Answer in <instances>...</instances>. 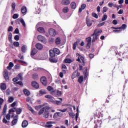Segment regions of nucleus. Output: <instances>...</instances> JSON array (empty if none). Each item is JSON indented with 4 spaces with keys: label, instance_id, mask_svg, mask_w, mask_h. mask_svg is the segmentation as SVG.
Instances as JSON below:
<instances>
[{
    "label": "nucleus",
    "instance_id": "obj_59",
    "mask_svg": "<svg viewBox=\"0 0 128 128\" xmlns=\"http://www.w3.org/2000/svg\"><path fill=\"white\" fill-rule=\"evenodd\" d=\"M14 30V28L12 26H10L8 28V32H12Z\"/></svg>",
    "mask_w": 128,
    "mask_h": 128
},
{
    "label": "nucleus",
    "instance_id": "obj_12",
    "mask_svg": "<svg viewBox=\"0 0 128 128\" xmlns=\"http://www.w3.org/2000/svg\"><path fill=\"white\" fill-rule=\"evenodd\" d=\"M58 100H55L54 102L55 106H60L62 104V98H58Z\"/></svg>",
    "mask_w": 128,
    "mask_h": 128
},
{
    "label": "nucleus",
    "instance_id": "obj_3",
    "mask_svg": "<svg viewBox=\"0 0 128 128\" xmlns=\"http://www.w3.org/2000/svg\"><path fill=\"white\" fill-rule=\"evenodd\" d=\"M3 76L6 82H10V78L8 77V72L6 70V69H5L4 70Z\"/></svg>",
    "mask_w": 128,
    "mask_h": 128
},
{
    "label": "nucleus",
    "instance_id": "obj_11",
    "mask_svg": "<svg viewBox=\"0 0 128 128\" xmlns=\"http://www.w3.org/2000/svg\"><path fill=\"white\" fill-rule=\"evenodd\" d=\"M32 86L34 88H40V84L36 81H32Z\"/></svg>",
    "mask_w": 128,
    "mask_h": 128
},
{
    "label": "nucleus",
    "instance_id": "obj_54",
    "mask_svg": "<svg viewBox=\"0 0 128 128\" xmlns=\"http://www.w3.org/2000/svg\"><path fill=\"white\" fill-rule=\"evenodd\" d=\"M40 108H42L41 105H39V106H35V110H40Z\"/></svg>",
    "mask_w": 128,
    "mask_h": 128
},
{
    "label": "nucleus",
    "instance_id": "obj_19",
    "mask_svg": "<svg viewBox=\"0 0 128 128\" xmlns=\"http://www.w3.org/2000/svg\"><path fill=\"white\" fill-rule=\"evenodd\" d=\"M49 60L50 62H52V63L56 64V62H58V60L56 58L54 57H50L49 58Z\"/></svg>",
    "mask_w": 128,
    "mask_h": 128
},
{
    "label": "nucleus",
    "instance_id": "obj_33",
    "mask_svg": "<svg viewBox=\"0 0 128 128\" xmlns=\"http://www.w3.org/2000/svg\"><path fill=\"white\" fill-rule=\"evenodd\" d=\"M32 78L35 80H38V74H32Z\"/></svg>",
    "mask_w": 128,
    "mask_h": 128
},
{
    "label": "nucleus",
    "instance_id": "obj_9",
    "mask_svg": "<svg viewBox=\"0 0 128 128\" xmlns=\"http://www.w3.org/2000/svg\"><path fill=\"white\" fill-rule=\"evenodd\" d=\"M111 28H113L114 30H126V24H123L120 27L112 26Z\"/></svg>",
    "mask_w": 128,
    "mask_h": 128
},
{
    "label": "nucleus",
    "instance_id": "obj_37",
    "mask_svg": "<svg viewBox=\"0 0 128 128\" xmlns=\"http://www.w3.org/2000/svg\"><path fill=\"white\" fill-rule=\"evenodd\" d=\"M6 108H7V106L6 104L3 108L2 110V114H6Z\"/></svg>",
    "mask_w": 128,
    "mask_h": 128
},
{
    "label": "nucleus",
    "instance_id": "obj_28",
    "mask_svg": "<svg viewBox=\"0 0 128 128\" xmlns=\"http://www.w3.org/2000/svg\"><path fill=\"white\" fill-rule=\"evenodd\" d=\"M70 8L73 10H76V2H71Z\"/></svg>",
    "mask_w": 128,
    "mask_h": 128
},
{
    "label": "nucleus",
    "instance_id": "obj_18",
    "mask_svg": "<svg viewBox=\"0 0 128 128\" xmlns=\"http://www.w3.org/2000/svg\"><path fill=\"white\" fill-rule=\"evenodd\" d=\"M28 125V122L26 120H24L22 124V126L23 128H26Z\"/></svg>",
    "mask_w": 128,
    "mask_h": 128
},
{
    "label": "nucleus",
    "instance_id": "obj_48",
    "mask_svg": "<svg viewBox=\"0 0 128 128\" xmlns=\"http://www.w3.org/2000/svg\"><path fill=\"white\" fill-rule=\"evenodd\" d=\"M76 55L77 56H80V60H84V56H82L80 54L76 53Z\"/></svg>",
    "mask_w": 128,
    "mask_h": 128
},
{
    "label": "nucleus",
    "instance_id": "obj_32",
    "mask_svg": "<svg viewBox=\"0 0 128 128\" xmlns=\"http://www.w3.org/2000/svg\"><path fill=\"white\" fill-rule=\"evenodd\" d=\"M16 114H22V108H16Z\"/></svg>",
    "mask_w": 128,
    "mask_h": 128
},
{
    "label": "nucleus",
    "instance_id": "obj_26",
    "mask_svg": "<svg viewBox=\"0 0 128 128\" xmlns=\"http://www.w3.org/2000/svg\"><path fill=\"white\" fill-rule=\"evenodd\" d=\"M14 63H12V62H10L8 64V66L6 68L7 70H12V68L14 67Z\"/></svg>",
    "mask_w": 128,
    "mask_h": 128
},
{
    "label": "nucleus",
    "instance_id": "obj_27",
    "mask_svg": "<svg viewBox=\"0 0 128 128\" xmlns=\"http://www.w3.org/2000/svg\"><path fill=\"white\" fill-rule=\"evenodd\" d=\"M36 52H38V50L36 48H33L31 52V56H36Z\"/></svg>",
    "mask_w": 128,
    "mask_h": 128
},
{
    "label": "nucleus",
    "instance_id": "obj_25",
    "mask_svg": "<svg viewBox=\"0 0 128 128\" xmlns=\"http://www.w3.org/2000/svg\"><path fill=\"white\" fill-rule=\"evenodd\" d=\"M44 94H46V91L44 90H40L39 92V96H44Z\"/></svg>",
    "mask_w": 128,
    "mask_h": 128
},
{
    "label": "nucleus",
    "instance_id": "obj_55",
    "mask_svg": "<svg viewBox=\"0 0 128 128\" xmlns=\"http://www.w3.org/2000/svg\"><path fill=\"white\" fill-rule=\"evenodd\" d=\"M69 116L72 118H74V116H76V114L74 112L69 113Z\"/></svg>",
    "mask_w": 128,
    "mask_h": 128
},
{
    "label": "nucleus",
    "instance_id": "obj_4",
    "mask_svg": "<svg viewBox=\"0 0 128 128\" xmlns=\"http://www.w3.org/2000/svg\"><path fill=\"white\" fill-rule=\"evenodd\" d=\"M102 30H98V29H96L94 30V33L92 34V36H97L98 37L99 36H100V34H102Z\"/></svg>",
    "mask_w": 128,
    "mask_h": 128
},
{
    "label": "nucleus",
    "instance_id": "obj_56",
    "mask_svg": "<svg viewBox=\"0 0 128 128\" xmlns=\"http://www.w3.org/2000/svg\"><path fill=\"white\" fill-rule=\"evenodd\" d=\"M14 100V97H10L8 99V102H12Z\"/></svg>",
    "mask_w": 128,
    "mask_h": 128
},
{
    "label": "nucleus",
    "instance_id": "obj_21",
    "mask_svg": "<svg viewBox=\"0 0 128 128\" xmlns=\"http://www.w3.org/2000/svg\"><path fill=\"white\" fill-rule=\"evenodd\" d=\"M28 50V47L26 45H24L21 47V50L22 52H26V50Z\"/></svg>",
    "mask_w": 128,
    "mask_h": 128
},
{
    "label": "nucleus",
    "instance_id": "obj_10",
    "mask_svg": "<svg viewBox=\"0 0 128 128\" xmlns=\"http://www.w3.org/2000/svg\"><path fill=\"white\" fill-rule=\"evenodd\" d=\"M18 115H16L14 116V120H12L11 124L13 126H16V124H18Z\"/></svg>",
    "mask_w": 128,
    "mask_h": 128
},
{
    "label": "nucleus",
    "instance_id": "obj_30",
    "mask_svg": "<svg viewBox=\"0 0 128 128\" xmlns=\"http://www.w3.org/2000/svg\"><path fill=\"white\" fill-rule=\"evenodd\" d=\"M91 36H93L92 42H96V40H98V37L95 34L94 36H92V34Z\"/></svg>",
    "mask_w": 128,
    "mask_h": 128
},
{
    "label": "nucleus",
    "instance_id": "obj_22",
    "mask_svg": "<svg viewBox=\"0 0 128 128\" xmlns=\"http://www.w3.org/2000/svg\"><path fill=\"white\" fill-rule=\"evenodd\" d=\"M49 52L50 58H54L56 56V54L54 53V50H50Z\"/></svg>",
    "mask_w": 128,
    "mask_h": 128
},
{
    "label": "nucleus",
    "instance_id": "obj_43",
    "mask_svg": "<svg viewBox=\"0 0 128 128\" xmlns=\"http://www.w3.org/2000/svg\"><path fill=\"white\" fill-rule=\"evenodd\" d=\"M106 18H108V15L104 14L102 18V22H104V20H106Z\"/></svg>",
    "mask_w": 128,
    "mask_h": 128
},
{
    "label": "nucleus",
    "instance_id": "obj_39",
    "mask_svg": "<svg viewBox=\"0 0 128 128\" xmlns=\"http://www.w3.org/2000/svg\"><path fill=\"white\" fill-rule=\"evenodd\" d=\"M52 122H46V128H50L52 126Z\"/></svg>",
    "mask_w": 128,
    "mask_h": 128
},
{
    "label": "nucleus",
    "instance_id": "obj_24",
    "mask_svg": "<svg viewBox=\"0 0 128 128\" xmlns=\"http://www.w3.org/2000/svg\"><path fill=\"white\" fill-rule=\"evenodd\" d=\"M26 12H28V10L26 9V7L22 6L21 8V12L23 14H26Z\"/></svg>",
    "mask_w": 128,
    "mask_h": 128
},
{
    "label": "nucleus",
    "instance_id": "obj_52",
    "mask_svg": "<svg viewBox=\"0 0 128 128\" xmlns=\"http://www.w3.org/2000/svg\"><path fill=\"white\" fill-rule=\"evenodd\" d=\"M14 62H22V64H26V62L24 61V60H18V59H16L14 60Z\"/></svg>",
    "mask_w": 128,
    "mask_h": 128
},
{
    "label": "nucleus",
    "instance_id": "obj_58",
    "mask_svg": "<svg viewBox=\"0 0 128 128\" xmlns=\"http://www.w3.org/2000/svg\"><path fill=\"white\" fill-rule=\"evenodd\" d=\"M14 40H20V36L18 35H16L14 37Z\"/></svg>",
    "mask_w": 128,
    "mask_h": 128
},
{
    "label": "nucleus",
    "instance_id": "obj_6",
    "mask_svg": "<svg viewBox=\"0 0 128 128\" xmlns=\"http://www.w3.org/2000/svg\"><path fill=\"white\" fill-rule=\"evenodd\" d=\"M50 116V108H46L44 114V118H48Z\"/></svg>",
    "mask_w": 128,
    "mask_h": 128
},
{
    "label": "nucleus",
    "instance_id": "obj_60",
    "mask_svg": "<svg viewBox=\"0 0 128 128\" xmlns=\"http://www.w3.org/2000/svg\"><path fill=\"white\" fill-rule=\"evenodd\" d=\"M53 118H58V112H56L54 114L53 116Z\"/></svg>",
    "mask_w": 128,
    "mask_h": 128
},
{
    "label": "nucleus",
    "instance_id": "obj_44",
    "mask_svg": "<svg viewBox=\"0 0 128 128\" xmlns=\"http://www.w3.org/2000/svg\"><path fill=\"white\" fill-rule=\"evenodd\" d=\"M68 7H64L63 8L62 12H64L65 14H66L68 12Z\"/></svg>",
    "mask_w": 128,
    "mask_h": 128
},
{
    "label": "nucleus",
    "instance_id": "obj_7",
    "mask_svg": "<svg viewBox=\"0 0 128 128\" xmlns=\"http://www.w3.org/2000/svg\"><path fill=\"white\" fill-rule=\"evenodd\" d=\"M26 106H28V110H30V112H31L32 114H34V116H36V114H38V113H36V111H34V109H32V106H30V104H26Z\"/></svg>",
    "mask_w": 128,
    "mask_h": 128
},
{
    "label": "nucleus",
    "instance_id": "obj_16",
    "mask_svg": "<svg viewBox=\"0 0 128 128\" xmlns=\"http://www.w3.org/2000/svg\"><path fill=\"white\" fill-rule=\"evenodd\" d=\"M38 32H40V34H46V30H44V28L43 27H39L37 28Z\"/></svg>",
    "mask_w": 128,
    "mask_h": 128
},
{
    "label": "nucleus",
    "instance_id": "obj_15",
    "mask_svg": "<svg viewBox=\"0 0 128 128\" xmlns=\"http://www.w3.org/2000/svg\"><path fill=\"white\" fill-rule=\"evenodd\" d=\"M0 88L1 90H6V83H1L0 84Z\"/></svg>",
    "mask_w": 128,
    "mask_h": 128
},
{
    "label": "nucleus",
    "instance_id": "obj_49",
    "mask_svg": "<svg viewBox=\"0 0 128 128\" xmlns=\"http://www.w3.org/2000/svg\"><path fill=\"white\" fill-rule=\"evenodd\" d=\"M20 22H21V24H22L23 26L26 27V22H24V19H20Z\"/></svg>",
    "mask_w": 128,
    "mask_h": 128
},
{
    "label": "nucleus",
    "instance_id": "obj_34",
    "mask_svg": "<svg viewBox=\"0 0 128 128\" xmlns=\"http://www.w3.org/2000/svg\"><path fill=\"white\" fill-rule=\"evenodd\" d=\"M24 92L26 96H30V91L26 89H24Z\"/></svg>",
    "mask_w": 128,
    "mask_h": 128
},
{
    "label": "nucleus",
    "instance_id": "obj_17",
    "mask_svg": "<svg viewBox=\"0 0 128 128\" xmlns=\"http://www.w3.org/2000/svg\"><path fill=\"white\" fill-rule=\"evenodd\" d=\"M86 7V5L85 4H83L81 5V7L78 10V12L80 14L84 8Z\"/></svg>",
    "mask_w": 128,
    "mask_h": 128
},
{
    "label": "nucleus",
    "instance_id": "obj_57",
    "mask_svg": "<svg viewBox=\"0 0 128 128\" xmlns=\"http://www.w3.org/2000/svg\"><path fill=\"white\" fill-rule=\"evenodd\" d=\"M12 12H14L16 10V3H12Z\"/></svg>",
    "mask_w": 128,
    "mask_h": 128
},
{
    "label": "nucleus",
    "instance_id": "obj_23",
    "mask_svg": "<svg viewBox=\"0 0 128 128\" xmlns=\"http://www.w3.org/2000/svg\"><path fill=\"white\" fill-rule=\"evenodd\" d=\"M12 32H10L8 36V40L10 44H12Z\"/></svg>",
    "mask_w": 128,
    "mask_h": 128
},
{
    "label": "nucleus",
    "instance_id": "obj_29",
    "mask_svg": "<svg viewBox=\"0 0 128 128\" xmlns=\"http://www.w3.org/2000/svg\"><path fill=\"white\" fill-rule=\"evenodd\" d=\"M84 70H85L83 72V74L85 76L84 80H86V78H88V68H84Z\"/></svg>",
    "mask_w": 128,
    "mask_h": 128
},
{
    "label": "nucleus",
    "instance_id": "obj_41",
    "mask_svg": "<svg viewBox=\"0 0 128 128\" xmlns=\"http://www.w3.org/2000/svg\"><path fill=\"white\" fill-rule=\"evenodd\" d=\"M47 90H48V92H54V88H52V86H48V87H47Z\"/></svg>",
    "mask_w": 128,
    "mask_h": 128
},
{
    "label": "nucleus",
    "instance_id": "obj_40",
    "mask_svg": "<svg viewBox=\"0 0 128 128\" xmlns=\"http://www.w3.org/2000/svg\"><path fill=\"white\" fill-rule=\"evenodd\" d=\"M18 80H22L23 78H22V74H19L17 76Z\"/></svg>",
    "mask_w": 128,
    "mask_h": 128
},
{
    "label": "nucleus",
    "instance_id": "obj_5",
    "mask_svg": "<svg viewBox=\"0 0 128 128\" xmlns=\"http://www.w3.org/2000/svg\"><path fill=\"white\" fill-rule=\"evenodd\" d=\"M48 32L50 36H56V32L52 28L49 29Z\"/></svg>",
    "mask_w": 128,
    "mask_h": 128
},
{
    "label": "nucleus",
    "instance_id": "obj_50",
    "mask_svg": "<svg viewBox=\"0 0 128 128\" xmlns=\"http://www.w3.org/2000/svg\"><path fill=\"white\" fill-rule=\"evenodd\" d=\"M77 112L76 114V120H78V107L76 109Z\"/></svg>",
    "mask_w": 128,
    "mask_h": 128
},
{
    "label": "nucleus",
    "instance_id": "obj_42",
    "mask_svg": "<svg viewBox=\"0 0 128 128\" xmlns=\"http://www.w3.org/2000/svg\"><path fill=\"white\" fill-rule=\"evenodd\" d=\"M53 51L54 52L55 54H60V50H58V48H55L54 49Z\"/></svg>",
    "mask_w": 128,
    "mask_h": 128
},
{
    "label": "nucleus",
    "instance_id": "obj_20",
    "mask_svg": "<svg viewBox=\"0 0 128 128\" xmlns=\"http://www.w3.org/2000/svg\"><path fill=\"white\" fill-rule=\"evenodd\" d=\"M36 48L38 49V50H42V48H44V46H42V44H40V43H37L36 44Z\"/></svg>",
    "mask_w": 128,
    "mask_h": 128
},
{
    "label": "nucleus",
    "instance_id": "obj_31",
    "mask_svg": "<svg viewBox=\"0 0 128 128\" xmlns=\"http://www.w3.org/2000/svg\"><path fill=\"white\" fill-rule=\"evenodd\" d=\"M62 42V40H60V38L58 37L56 39L55 42H56V44H60V42Z\"/></svg>",
    "mask_w": 128,
    "mask_h": 128
},
{
    "label": "nucleus",
    "instance_id": "obj_2",
    "mask_svg": "<svg viewBox=\"0 0 128 128\" xmlns=\"http://www.w3.org/2000/svg\"><path fill=\"white\" fill-rule=\"evenodd\" d=\"M38 40L39 42H41L42 44H46L47 42L46 38L44 36L42 35H38Z\"/></svg>",
    "mask_w": 128,
    "mask_h": 128
},
{
    "label": "nucleus",
    "instance_id": "obj_38",
    "mask_svg": "<svg viewBox=\"0 0 128 128\" xmlns=\"http://www.w3.org/2000/svg\"><path fill=\"white\" fill-rule=\"evenodd\" d=\"M44 110H46V108L44 107L42 108V109L38 112V114H40H40H42Z\"/></svg>",
    "mask_w": 128,
    "mask_h": 128
},
{
    "label": "nucleus",
    "instance_id": "obj_1",
    "mask_svg": "<svg viewBox=\"0 0 128 128\" xmlns=\"http://www.w3.org/2000/svg\"><path fill=\"white\" fill-rule=\"evenodd\" d=\"M50 92V94L52 96H54L56 98H59V96H62V91H60V90H54Z\"/></svg>",
    "mask_w": 128,
    "mask_h": 128
},
{
    "label": "nucleus",
    "instance_id": "obj_61",
    "mask_svg": "<svg viewBox=\"0 0 128 128\" xmlns=\"http://www.w3.org/2000/svg\"><path fill=\"white\" fill-rule=\"evenodd\" d=\"M58 110L59 112H66V110H68V108H64L63 110L59 109V110Z\"/></svg>",
    "mask_w": 128,
    "mask_h": 128
},
{
    "label": "nucleus",
    "instance_id": "obj_46",
    "mask_svg": "<svg viewBox=\"0 0 128 128\" xmlns=\"http://www.w3.org/2000/svg\"><path fill=\"white\" fill-rule=\"evenodd\" d=\"M16 110V108H12L9 110L8 112L9 114H10V112H14Z\"/></svg>",
    "mask_w": 128,
    "mask_h": 128
},
{
    "label": "nucleus",
    "instance_id": "obj_45",
    "mask_svg": "<svg viewBox=\"0 0 128 128\" xmlns=\"http://www.w3.org/2000/svg\"><path fill=\"white\" fill-rule=\"evenodd\" d=\"M13 44L16 48H18V46H20V42H13Z\"/></svg>",
    "mask_w": 128,
    "mask_h": 128
},
{
    "label": "nucleus",
    "instance_id": "obj_51",
    "mask_svg": "<svg viewBox=\"0 0 128 128\" xmlns=\"http://www.w3.org/2000/svg\"><path fill=\"white\" fill-rule=\"evenodd\" d=\"M76 78V72H74L72 73V80H74V78Z\"/></svg>",
    "mask_w": 128,
    "mask_h": 128
},
{
    "label": "nucleus",
    "instance_id": "obj_36",
    "mask_svg": "<svg viewBox=\"0 0 128 128\" xmlns=\"http://www.w3.org/2000/svg\"><path fill=\"white\" fill-rule=\"evenodd\" d=\"M82 82H84V76H80V77L78 78V82H79V84H82Z\"/></svg>",
    "mask_w": 128,
    "mask_h": 128
},
{
    "label": "nucleus",
    "instance_id": "obj_64",
    "mask_svg": "<svg viewBox=\"0 0 128 128\" xmlns=\"http://www.w3.org/2000/svg\"><path fill=\"white\" fill-rule=\"evenodd\" d=\"M113 32H115V33L120 32V29H115L113 30Z\"/></svg>",
    "mask_w": 128,
    "mask_h": 128
},
{
    "label": "nucleus",
    "instance_id": "obj_62",
    "mask_svg": "<svg viewBox=\"0 0 128 128\" xmlns=\"http://www.w3.org/2000/svg\"><path fill=\"white\" fill-rule=\"evenodd\" d=\"M87 42H92V37H89L86 38Z\"/></svg>",
    "mask_w": 128,
    "mask_h": 128
},
{
    "label": "nucleus",
    "instance_id": "obj_47",
    "mask_svg": "<svg viewBox=\"0 0 128 128\" xmlns=\"http://www.w3.org/2000/svg\"><path fill=\"white\" fill-rule=\"evenodd\" d=\"M92 16L93 18H98V16L96 12H92Z\"/></svg>",
    "mask_w": 128,
    "mask_h": 128
},
{
    "label": "nucleus",
    "instance_id": "obj_8",
    "mask_svg": "<svg viewBox=\"0 0 128 128\" xmlns=\"http://www.w3.org/2000/svg\"><path fill=\"white\" fill-rule=\"evenodd\" d=\"M40 80L43 86H46V84H48V81L46 80V76L42 77Z\"/></svg>",
    "mask_w": 128,
    "mask_h": 128
},
{
    "label": "nucleus",
    "instance_id": "obj_14",
    "mask_svg": "<svg viewBox=\"0 0 128 128\" xmlns=\"http://www.w3.org/2000/svg\"><path fill=\"white\" fill-rule=\"evenodd\" d=\"M86 24L87 26H88L89 28L92 26V22H94V20H90V19L86 20Z\"/></svg>",
    "mask_w": 128,
    "mask_h": 128
},
{
    "label": "nucleus",
    "instance_id": "obj_13",
    "mask_svg": "<svg viewBox=\"0 0 128 128\" xmlns=\"http://www.w3.org/2000/svg\"><path fill=\"white\" fill-rule=\"evenodd\" d=\"M61 4L62 6H68L70 4V0H62Z\"/></svg>",
    "mask_w": 128,
    "mask_h": 128
},
{
    "label": "nucleus",
    "instance_id": "obj_35",
    "mask_svg": "<svg viewBox=\"0 0 128 128\" xmlns=\"http://www.w3.org/2000/svg\"><path fill=\"white\" fill-rule=\"evenodd\" d=\"M64 60L66 64H72V60L70 58H66Z\"/></svg>",
    "mask_w": 128,
    "mask_h": 128
},
{
    "label": "nucleus",
    "instance_id": "obj_53",
    "mask_svg": "<svg viewBox=\"0 0 128 128\" xmlns=\"http://www.w3.org/2000/svg\"><path fill=\"white\" fill-rule=\"evenodd\" d=\"M102 10H102L103 14H104V12H108V9L106 6L104 7Z\"/></svg>",
    "mask_w": 128,
    "mask_h": 128
},
{
    "label": "nucleus",
    "instance_id": "obj_63",
    "mask_svg": "<svg viewBox=\"0 0 128 128\" xmlns=\"http://www.w3.org/2000/svg\"><path fill=\"white\" fill-rule=\"evenodd\" d=\"M18 18V15L16 14H14L12 16V18H14V20H16Z\"/></svg>",
    "mask_w": 128,
    "mask_h": 128
}]
</instances>
